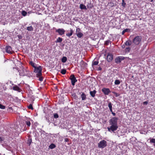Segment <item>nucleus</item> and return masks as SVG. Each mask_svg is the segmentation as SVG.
Instances as JSON below:
<instances>
[{"label": "nucleus", "instance_id": "obj_35", "mask_svg": "<svg viewBox=\"0 0 155 155\" xmlns=\"http://www.w3.org/2000/svg\"><path fill=\"white\" fill-rule=\"evenodd\" d=\"M81 29L79 28H77L76 29V33L80 32Z\"/></svg>", "mask_w": 155, "mask_h": 155}, {"label": "nucleus", "instance_id": "obj_22", "mask_svg": "<svg viewBox=\"0 0 155 155\" xmlns=\"http://www.w3.org/2000/svg\"><path fill=\"white\" fill-rule=\"evenodd\" d=\"M67 60V58L66 57H63L61 59V61L63 63H65Z\"/></svg>", "mask_w": 155, "mask_h": 155}, {"label": "nucleus", "instance_id": "obj_30", "mask_svg": "<svg viewBox=\"0 0 155 155\" xmlns=\"http://www.w3.org/2000/svg\"><path fill=\"white\" fill-rule=\"evenodd\" d=\"M66 70L63 69L61 70V73L63 74H64L66 73Z\"/></svg>", "mask_w": 155, "mask_h": 155}, {"label": "nucleus", "instance_id": "obj_45", "mask_svg": "<svg viewBox=\"0 0 155 155\" xmlns=\"http://www.w3.org/2000/svg\"><path fill=\"white\" fill-rule=\"evenodd\" d=\"M31 139L30 140H28V143H29V145H30L31 144Z\"/></svg>", "mask_w": 155, "mask_h": 155}, {"label": "nucleus", "instance_id": "obj_33", "mask_svg": "<svg viewBox=\"0 0 155 155\" xmlns=\"http://www.w3.org/2000/svg\"><path fill=\"white\" fill-rule=\"evenodd\" d=\"M98 63V61H94L92 65H97Z\"/></svg>", "mask_w": 155, "mask_h": 155}, {"label": "nucleus", "instance_id": "obj_4", "mask_svg": "<svg viewBox=\"0 0 155 155\" xmlns=\"http://www.w3.org/2000/svg\"><path fill=\"white\" fill-rule=\"evenodd\" d=\"M142 38L141 36H137L135 37L133 40V42L136 45H138L141 41Z\"/></svg>", "mask_w": 155, "mask_h": 155}, {"label": "nucleus", "instance_id": "obj_20", "mask_svg": "<svg viewBox=\"0 0 155 155\" xmlns=\"http://www.w3.org/2000/svg\"><path fill=\"white\" fill-rule=\"evenodd\" d=\"M108 107L110 109V111H112V104L110 102H109L108 104Z\"/></svg>", "mask_w": 155, "mask_h": 155}, {"label": "nucleus", "instance_id": "obj_44", "mask_svg": "<svg viewBox=\"0 0 155 155\" xmlns=\"http://www.w3.org/2000/svg\"><path fill=\"white\" fill-rule=\"evenodd\" d=\"M64 141L66 142H68L69 141V139L68 138H65L64 139Z\"/></svg>", "mask_w": 155, "mask_h": 155}, {"label": "nucleus", "instance_id": "obj_36", "mask_svg": "<svg viewBox=\"0 0 155 155\" xmlns=\"http://www.w3.org/2000/svg\"><path fill=\"white\" fill-rule=\"evenodd\" d=\"M28 107V108L29 109H31L32 110L33 109L32 105V104H30L29 105Z\"/></svg>", "mask_w": 155, "mask_h": 155}, {"label": "nucleus", "instance_id": "obj_31", "mask_svg": "<svg viewBox=\"0 0 155 155\" xmlns=\"http://www.w3.org/2000/svg\"><path fill=\"white\" fill-rule=\"evenodd\" d=\"M25 123H26V124H27V125L28 126H29V127L30 126V125H31V123L30 122V121H29V120L26 121Z\"/></svg>", "mask_w": 155, "mask_h": 155}, {"label": "nucleus", "instance_id": "obj_8", "mask_svg": "<svg viewBox=\"0 0 155 155\" xmlns=\"http://www.w3.org/2000/svg\"><path fill=\"white\" fill-rule=\"evenodd\" d=\"M102 91L105 95H108L110 92V89L108 88H104L102 89Z\"/></svg>", "mask_w": 155, "mask_h": 155}, {"label": "nucleus", "instance_id": "obj_13", "mask_svg": "<svg viewBox=\"0 0 155 155\" xmlns=\"http://www.w3.org/2000/svg\"><path fill=\"white\" fill-rule=\"evenodd\" d=\"M96 91L94 90L93 91H91L90 92L91 95L93 97L95 96V94L96 93Z\"/></svg>", "mask_w": 155, "mask_h": 155}, {"label": "nucleus", "instance_id": "obj_42", "mask_svg": "<svg viewBox=\"0 0 155 155\" xmlns=\"http://www.w3.org/2000/svg\"><path fill=\"white\" fill-rule=\"evenodd\" d=\"M4 140V139L3 137H0V141L1 142H2Z\"/></svg>", "mask_w": 155, "mask_h": 155}, {"label": "nucleus", "instance_id": "obj_26", "mask_svg": "<svg viewBox=\"0 0 155 155\" xmlns=\"http://www.w3.org/2000/svg\"><path fill=\"white\" fill-rule=\"evenodd\" d=\"M111 43V41L110 40H108L105 41L104 44L105 45H107L110 43Z\"/></svg>", "mask_w": 155, "mask_h": 155}, {"label": "nucleus", "instance_id": "obj_49", "mask_svg": "<svg viewBox=\"0 0 155 155\" xmlns=\"http://www.w3.org/2000/svg\"><path fill=\"white\" fill-rule=\"evenodd\" d=\"M101 68H100L99 69V70H101Z\"/></svg>", "mask_w": 155, "mask_h": 155}, {"label": "nucleus", "instance_id": "obj_40", "mask_svg": "<svg viewBox=\"0 0 155 155\" xmlns=\"http://www.w3.org/2000/svg\"><path fill=\"white\" fill-rule=\"evenodd\" d=\"M126 4L124 2V0H122V6L124 7L125 5Z\"/></svg>", "mask_w": 155, "mask_h": 155}, {"label": "nucleus", "instance_id": "obj_25", "mask_svg": "<svg viewBox=\"0 0 155 155\" xmlns=\"http://www.w3.org/2000/svg\"><path fill=\"white\" fill-rule=\"evenodd\" d=\"M130 29L128 28H126L122 32V35H124V33L126 32H128L129 31Z\"/></svg>", "mask_w": 155, "mask_h": 155}, {"label": "nucleus", "instance_id": "obj_43", "mask_svg": "<svg viewBox=\"0 0 155 155\" xmlns=\"http://www.w3.org/2000/svg\"><path fill=\"white\" fill-rule=\"evenodd\" d=\"M148 102L147 101H144L143 102V104L144 105H147L148 104Z\"/></svg>", "mask_w": 155, "mask_h": 155}, {"label": "nucleus", "instance_id": "obj_50", "mask_svg": "<svg viewBox=\"0 0 155 155\" xmlns=\"http://www.w3.org/2000/svg\"><path fill=\"white\" fill-rule=\"evenodd\" d=\"M122 48H124V46H122Z\"/></svg>", "mask_w": 155, "mask_h": 155}, {"label": "nucleus", "instance_id": "obj_32", "mask_svg": "<svg viewBox=\"0 0 155 155\" xmlns=\"http://www.w3.org/2000/svg\"><path fill=\"white\" fill-rule=\"evenodd\" d=\"M30 64H31V65L34 68H35L36 67L35 66V64L34 63V62H33L32 61H31L30 62Z\"/></svg>", "mask_w": 155, "mask_h": 155}, {"label": "nucleus", "instance_id": "obj_29", "mask_svg": "<svg viewBox=\"0 0 155 155\" xmlns=\"http://www.w3.org/2000/svg\"><path fill=\"white\" fill-rule=\"evenodd\" d=\"M27 14V12L25 11H22L21 12V14L23 16H25Z\"/></svg>", "mask_w": 155, "mask_h": 155}, {"label": "nucleus", "instance_id": "obj_10", "mask_svg": "<svg viewBox=\"0 0 155 155\" xmlns=\"http://www.w3.org/2000/svg\"><path fill=\"white\" fill-rule=\"evenodd\" d=\"M113 59V55L111 54H108L107 57V60L109 62H110Z\"/></svg>", "mask_w": 155, "mask_h": 155}, {"label": "nucleus", "instance_id": "obj_11", "mask_svg": "<svg viewBox=\"0 0 155 155\" xmlns=\"http://www.w3.org/2000/svg\"><path fill=\"white\" fill-rule=\"evenodd\" d=\"M5 50L6 52L9 54H12L11 52L12 49L11 46H7L5 47Z\"/></svg>", "mask_w": 155, "mask_h": 155}, {"label": "nucleus", "instance_id": "obj_41", "mask_svg": "<svg viewBox=\"0 0 155 155\" xmlns=\"http://www.w3.org/2000/svg\"><path fill=\"white\" fill-rule=\"evenodd\" d=\"M113 93L115 94L116 97H117L119 96V94L117 93L114 92Z\"/></svg>", "mask_w": 155, "mask_h": 155}, {"label": "nucleus", "instance_id": "obj_17", "mask_svg": "<svg viewBox=\"0 0 155 155\" xmlns=\"http://www.w3.org/2000/svg\"><path fill=\"white\" fill-rule=\"evenodd\" d=\"M80 8L81 9L86 10L87 9L86 6L82 4H81L80 5Z\"/></svg>", "mask_w": 155, "mask_h": 155}, {"label": "nucleus", "instance_id": "obj_7", "mask_svg": "<svg viewBox=\"0 0 155 155\" xmlns=\"http://www.w3.org/2000/svg\"><path fill=\"white\" fill-rule=\"evenodd\" d=\"M56 32H58L59 35H62L64 34L65 31L63 28H59L56 30Z\"/></svg>", "mask_w": 155, "mask_h": 155}, {"label": "nucleus", "instance_id": "obj_39", "mask_svg": "<svg viewBox=\"0 0 155 155\" xmlns=\"http://www.w3.org/2000/svg\"><path fill=\"white\" fill-rule=\"evenodd\" d=\"M38 77L39 78V80L40 81H43V78H42V77H41V76H39V77Z\"/></svg>", "mask_w": 155, "mask_h": 155}, {"label": "nucleus", "instance_id": "obj_15", "mask_svg": "<svg viewBox=\"0 0 155 155\" xmlns=\"http://www.w3.org/2000/svg\"><path fill=\"white\" fill-rule=\"evenodd\" d=\"M81 97L82 100H84L86 99V95L84 93H82Z\"/></svg>", "mask_w": 155, "mask_h": 155}, {"label": "nucleus", "instance_id": "obj_14", "mask_svg": "<svg viewBox=\"0 0 155 155\" xmlns=\"http://www.w3.org/2000/svg\"><path fill=\"white\" fill-rule=\"evenodd\" d=\"M13 90L18 91L19 92L20 91V89L17 86H15L13 87Z\"/></svg>", "mask_w": 155, "mask_h": 155}, {"label": "nucleus", "instance_id": "obj_34", "mask_svg": "<svg viewBox=\"0 0 155 155\" xmlns=\"http://www.w3.org/2000/svg\"><path fill=\"white\" fill-rule=\"evenodd\" d=\"M0 108L3 109H5V106L0 104Z\"/></svg>", "mask_w": 155, "mask_h": 155}, {"label": "nucleus", "instance_id": "obj_23", "mask_svg": "<svg viewBox=\"0 0 155 155\" xmlns=\"http://www.w3.org/2000/svg\"><path fill=\"white\" fill-rule=\"evenodd\" d=\"M56 147V146L53 143L51 144L49 146V148L51 149H53Z\"/></svg>", "mask_w": 155, "mask_h": 155}, {"label": "nucleus", "instance_id": "obj_16", "mask_svg": "<svg viewBox=\"0 0 155 155\" xmlns=\"http://www.w3.org/2000/svg\"><path fill=\"white\" fill-rule=\"evenodd\" d=\"M77 36L79 38H81L83 36V34L81 32L76 33Z\"/></svg>", "mask_w": 155, "mask_h": 155}, {"label": "nucleus", "instance_id": "obj_19", "mask_svg": "<svg viewBox=\"0 0 155 155\" xmlns=\"http://www.w3.org/2000/svg\"><path fill=\"white\" fill-rule=\"evenodd\" d=\"M132 41H131L129 40L126 41L125 43V45L126 46H130L131 44Z\"/></svg>", "mask_w": 155, "mask_h": 155}, {"label": "nucleus", "instance_id": "obj_28", "mask_svg": "<svg viewBox=\"0 0 155 155\" xmlns=\"http://www.w3.org/2000/svg\"><path fill=\"white\" fill-rule=\"evenodd\" d=\"M120 83V82L118 80H116L114 82V84L116 85H118Z\"/></svg>", "mask_w": 155, "mask_h": 155}, {"label": "nucleus", "instance_id": "obj_1", "mask_svg": "<svg viewBox=\"0 0 155 155\" xmlns=\"http://www.w3.org/2000/svg\"><path fill=\"white\" fill-rule=\"evenodd\" d=\"M118 120V117H112L109 120V123L110 126L107 127L108 131L111 133L114 132V131L117 130L118 127L117 125Z\"/></svg>", "mask_w": 155, "mask_h": 155}, {"label": "nucleus", "instance_id": "obj_5", "mask_svg": "<svg viewBox=\"0 0 155 155\" xmlns=\"http://www.w3.org/2000/svg\"><path fill=\"white\" fill-rule=\"evenodd\" d=\"M107 145V142L104 140L101 141L98 144V147L100 148H104Z\"/></svg>", "mask_w": 155, "mask_h": 155}, {"label": "nucleus", "instance_id": "obj_9", "mask_svg": "<svg viewBox=\"0 0 155 155\" xmlns=\"http://www.w3.org/2000/svg\"><path fill=\"white\" fill-rule=\"evenodd\" d=\"M125 59V57L123 56H119L115 59V62L117 63H119Z\"/></svg>", "mask_w": 155, "mask_h": 155}, {"label": "nucleus", "instance_id": "obj_38", "mask_svg": "<svg viewBox=\"0 0 155 155\" xmlns=\"http://www.w3.org/2000/svg\"><path fill=\"white\" fill-rule=\"evenodd\" d=\"M130 50V48L129 47L126 48L125 49L126 52H129Z\"/></svg>", "mask_w": 155, "mask_h": 155}, {"label": "nucleus", "instance_id": "obj_2", "mask_svg": "<svg viewBox=\"0 0 155 155\" xmlns=\"http://www.w3.org/2000/svg\"><path fill=\"white\" fill-rule=\"evenodd\" d=\"M14 69H16L19 72V75L20 76H26L28 74V71L23 67H22L21 68V69L19 70H18V68H14Z\"/></svg>", "mask_w": 155, "mask_h": 155}, {"label": "nucleus", "instance_id": "obj_48", "mask_svg": "<svg viewBox=\"0 0 155 155\" xmlns=\"http://www.w3.org/2000/svg\"><path fill=\"white\" fill-rule=\"evenodd\" d=\"M81 63H82L83 64H86V63H84V61H81Z\"/></svg>", "mask_w": 155, "mask_h": 155}, {"label": "nucleus", "instance_id": "obj_37", "mask_svg": "<svg viewBox=\"0 0 155 155\" xmlns=\"http://www.w3.org/2000/svg\"><path fill=\"white\" fill-rule=\"evenodd\" d=\"M54 117L55 118H57L58 117V115L57 114L55 113L54 115Z\"/></svg>", "mask_w": 155, "mask_h": 155}, {"label": "nucleus", "instance_id": "obj_51", "mask_svg": "<svg viewBox=\"0 0 155 155\" xmlns=\"http://www.w3.org/2000/svg\"><path fill=\"white\" fill-rule=\"evenodd\" d=\"M3 155H5V154H4Z\"/></svg>", "mask_w": 155, "mask_h": 155}, {"label": "nucleus", "instance_id": "obj_6", "mask_svg": "<svg viewBox=\"0 0 155 155\" xmlns=\"http://www.w3.org/2000/svg\"><path fill=\"white\" fill-rule=\"evenodd\" d=\"M70 79L71 81V83L74 86L75 85V84L76 82L77 81V80L76 79L74 74H72L71 75L70 77Z\"/></svg>", "mask_w": 155, "mask_h": 155}, {"label": "nucleus", "instance_id": "obj_21", "mask_svg": "<svg viewBox=\"0 0 155 155\" xmlns=\"http://www.w3.org/2000/svg\"><path fill=\"white\" fill-rule=\"evenodd\" d=\"M33 28L31 26L27 27V30L29 31H33Z\"/></svg>", "mask_w": 155, "mask_h": 155}, {"label": "nucleus", "instance_id": "obj_47", "mask_svg": "<svg viewBox=\"0 0 155 155\" xmlns=\"http://www.w3.org/2000/svg\"><path fill=\"white\" fill-rule=\"evenodd\" d=\"M18 37L19 38L21 39L22 38V37L20 35H18Z\"/></svg>", "mask_w": 155, "mask_h": 155}, {"label": "nucleus", "instance_id": "obj_12", "mask_svg": "<svg viewBox=\"0 0 155 155\" xmlns=\"http://www.w3.org/2000/svg\"><path fill=\"white\" fill-rule=\"evenodd\" d=\"M67 32H68L66 34V35L69 37L72 35L74 31L72 29H70V31H68Z\"/></svg>", "mask_w": 155, "mask_h": 155}, {"label": "nucleus", "instance_id": "obj_27", "mask_svg": "<svg viewBox=\"0 0 155 155\" xmlns=\"http://www.w3.org/2000/svg\"><path fill=\"white\" fill-rule=\"evenodd\" d=\"M87 7L88 8H91L93 7V5L91 3H88Z\"/></svg>", "mask_w": 155, "mask_h": 155}, {"label": "nucleus", "instance_id": "obj_24", "mask_svg": "<svg viewBox=\"0 0 155 155\" xmlns=\"http://www.w3.org/2000/svg\"><path fill=\"white\" fill-rule=\"evenodd\" d=\"M150 143H153V146L155 147V139L152 138L150 140Z\"/></svg>", "mask_w": 155, "mask_h": 155}, {"label": "nucleus", "instance_id": "obj_3", "mask_svg": "<svg viewBox=\"0 0 155 155\" xmlns=\"http://www.w3.org/2000/svg\"><path fill=\"white\" fill-rule=\"evenodd\" d=\"M34 68H35L34 72L35 73H37V74H36L37 77H38L41 76V75H42L41 67L40 66H39L38 67H36Z\"/></svg>", "mask_w": 155, "mask_h": 155}, {"label": "nucleus", "instance_id": "obj_46", "mask_svg": "<svg viewBox=\"0 0 155 155\" xmlns=\"http://www.w3.org/2000/svg\"><path fill=\"white\" fill-rule=\"evenodd\" d=\"M110 112H111L112 114L114 116H115L116 115V114L115 113L113 112L112 110V111H110Z\"/></svg>", "mask_w": 155, "mask_h": 155}, {"label": "nucleus", "instance_id": "obj_18", "mask_svg": "<svg viewBox=\"0 0 155 155\" xmlns=\"http://www.w3.org/2000/svg\"><path fill=\"white\" fill-rule=\"evenodd\" d=\"M63 40V39L60 37H58L57 38L56 41H55L56 43H61Z\"/></svg>", "mask_w": 155, "mask_h": 155}]
</instances>
